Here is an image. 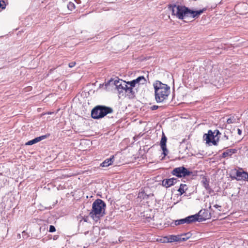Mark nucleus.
Here are the masks:
<instances>
[{"label":"nucleus","instance_id":"obj_1","mask_svg":"<svg viewBox=\"0 0 248 248\" xmlns=\"http://www.w3.org/2000/svg\"><path fill=\"white\" fill-rule=\"evenodd\" d=\"M203 12V10L193 11L185 6L180 5H174L172 7V14L176 16L179 19L184 20L185 21L187 17L195 18L199 16Z\"/></svg>","mask_w":248,"mask_h":248},{"label":"nucleus","instance_id":"obj_2","mask_svg":"<svg viewBox=\"0 0 248 248\" xmlns=\"http://www.w3.org/2000/svg\"><path fill=\"white\" fill-rule=\"evenodd\" d=\"M155 89V97L157 103H161L166 100L170 94V87L166 84L156 80L153 84Z\"/></svg>","mask_w":248,"mask_h":248},{"label":"nucleus","instance_id":"obj_3","mask_svg":"<svg viewBox=\"0 0 248 248\" xmlns=\"http://www.w3.org/2000/svg\"><path fill=\"white\" fill-rule=\"evenodd\" d=\"M106 204L100 199L95 200L93 203L92 210L90 213V216L94 220L98 219L100 217L105 214Z\"/></svg>","mask_w":248,"mask_h":248},{"label":"nucleus","instance_id":"obj_4","mask_svg":"<svg viewBox=\"0 0 248 248\" xmlns=\"http://www.w3.org/2000/svg\"><path fill=\"white\" fill-rule=\"evenodd\" d=\"M112 112L113 109L111 108L104 106H97L92 109L91 116L94 119H98Z\"/></svg>","mask_w":248,"mask_h":248},{"label":"nucleus","instance_id":"obj_5","mask_svg":"<svg viewBox=\"0 0 248 248\" xmlns=\"http://www.w3.org/2000/svg\"><path fill=\"white\" fill-rule=\"evenodd\" d=\"M202 212V210H201L198 214L188 216L185 218L176 220L174 221V224L176 226H178L185 223L190 224L197 221L200 222L205 220L206 219V217H201Z\"/></svg>","mask_w":248,"mask_h":248},{"label":"nucleus","instance_id":"obj_6","mask_svg":"<svg viewBox=\"0 0 248 248\" xmlns=\"http://www.w3.org/2000/svg\"><path fill=\"white\" fill-rule=\"evenodd\" d=\"M192 173L191 171L187 170L186 168L184 167H180L176 168L173 170L172 174L178 177H185L189 176Z\"/></svg>","mask_w":248,"mask_h":248},{"label":"nucleus","instance_id":"obj_7","mask_svg":"<svg viewBox=\"0 0 248 248\" xmlns=\"http://www.w3.org/2000/svg\"><path fill=\"white\" fill-rule=\"evenodd\" d=\"M203 139L206 141V143H212L214 145H217L219 141V138L215 137V134L211 130L208 131V133L203 135Z\"/></svg>","mask_w":248,"mask_h":248},{"label":"nucleus","instance_id":"obj_8","mask_svg":"<svg viewBox=\"0 0 248 248\" xmlns=\"http://www.w3.org/2000/svg\"><path fill=\"white\" fill-rule=\"evenodd\" d=\"M167 140V138L165 136L164 133H163L162 138L161 139V141H160V145L161 148L163 151V154L164 155V156L167 155L168 153V151L167 149V146H166Z\"/></svg>","mask_w":248,"mask_h":248},{"label":"nucleus","instance_id":"obj_9","mask_svg":"<svg viewBox=\"0 0 248 248\" xmlns=\"http://www.w3.org/2000/svg\"><path fill=\"white\" fill-rule=\"evenodd\" d=\"M236 178L235 179L238 181L244 180L248 181V173L243 171H237L236 172Z\"/></svg>","mask_w":248,"mask_h":248},{"label":"nucleus","instance_id":"obj_10","mask_svg":"<svg viewBox=\"0 0 248 248\" xmlns=\"http://www.w3.org/2000/svg\"><path fill=\"white\" fill-rule=\"evenodd\" d=\"M176 182L177 179L176 178L166 179L162 181V186L167 188L174 185Z\"/></svg>","mask_w":248,"mask_h":248},{"label":"nucleus","instance_id":"obj_11","mask_svg":"<svg viewBox=\"0 0 248 248\" xmlns=\"http://www.w3.org/2000/svg\"><path fill=\"white\" fill-rule=\"evenodd\" d=\"M46 137V136H42L40 137H37L32 140H31L27 142L26 143L25 145H31L33 144L36 143L38 142L41 141V140L44 139Z\"/></svg>","mask_w":248,"mask_h":248},{"label":"nucleus","instance_id":"obj_12","mask_svg":"<svg viewBox=\"0 0 248 248\" xmlns=\"http://www.w3.org/2000/svg\"><path fill=\"white\" fill-rule=\"evenodd\" d=\"M114 158L113 156H112L109 158L106 159L101 164V166L103 167H107L111 165L113 162Z\"/></svg>","mask_w":248,"mask_h":248},{"label":"nucleus","instance_id":"obj_13","mask_svg":"<svg viewBox=\"0 0 248 248\" xmlns=\"http://www.w3.org/2000/svg\"><path fill=\"white\" fill-rule=\"evenodd\" d=\"M124 91L127 93V95L129 97H133L135 95V92L133 90V88L129 86L127 84L126 85V88H125Z\"/></svg>","mask_w":248,"mask_h":248},{"label":"nucleus","instance_id":"obj_14","mask_svg":"<svg viewBox=\"0 0 248 248\" xmlns=\"http://www.w3.org/2000/svg\"><path fill=\"white\" fill-rule=\"evenodd\" d=\"M237 150L235 149H230L224 152L222 154V156L225 158L228 156H231L233 154L236 152Z\"/></svg>","mask_w":248,"mask_h":248},{"label":"nucleus","instance_id":"obj_15","mask_svg":"<svg viewBox=\"0 0 248 248\" xmlns=\"http://www.w3.org/2000/svg\"><path fill=\"white\" fill-rule=\"evenodd\" d=\"M181 237L179 235H171L168 237V242L171 243L173 242H180Z\"/></svg>","mask_w":248,"mask_h":248},{"label":"nucleus","instance_id":"obj_16","mask_svg":"<svg viewBox=\"0 0 248 248\" xmlns=\"http://www.w3.org/2000/svg\"><path fill=\"white\" fill-rule=\"evenodd\" d=\"M136 85L138 84H144L146 83V80L143 76L139 77L133 80Z\"/></svg>","mask_w":248,"mask_h":248},{"label":"nucleus","instance_id":"obj_17","mask_svg":"<svg viewBox=\"0 0 248 248\" xmlns=\"http://www.w3.org/2000/svg\"><path fill=\"white\" fill-rule=\"evenodd\" d=\"M121 83H122V85L119 87H116L119 93H123V91H124L126 88V85L127 84L126 81H121Z\"/></svg>","mask_w":248,"mask_h":248},{"label":"nucleus","instance_id":"obj_18","mask_svg":"<svg viewBox=\"0 0 248 248\" xmlns=\"http://www.w3.org/2000/svg\"><path fill=\"white\" fill-rule=\"evenodd\" d=\"M187 189V186L186 184H181L178 191L180 193V195H182L186 192Z\"/></svg>","mask_w":248,"mask_h":248},{"label":"nucleus","instance_id":"obj_19","mask_svg":"<svg viewBox=\"0 0 248 248\" xmlns=\"http://www.w3.org/2000/svg\"><path fill=\"white\" fill-rule=\"evenodd\" d=\"M202 182L203 186L206 189H209L210 188L209 181L207 180L206 178H203Z\"/></svg>","mask_w":248,"mask_h":248},{"label":"nucleus","instance_id":"obj_20","mask_svg":"<svg viewBox=\"0 0 248 248\" xmlns=\"http://www.w3.org/2000/svg\"><path fill=\"white\" fill-rule=\"evenodd\" d=\"M235 122L236 119L233 116L228 118L227 120V123L228 124L235 123Z\"/></svg>","mask_w":248,"mask_h":248},{"label":"nucleus","instance_id":"obj_21","mask_svg":"<svg viewBox=\"0 0 248 248\" xmlns=\"http://www.w3.org/2000/svg\"><path fill=\"white\" fill-rule=\"evenodd\" d=\"M67 8L69 10L72 11L75 8V5L74 3L70 2L67 5Z\"/></svg>","mask_w":248,"mask_h":248},{"label":"nucleus","instance_id":"obj_22","mask_svg":"<svg viewBox=\"0 0 248 248\" xmlns=\"http://www.w3.org/2000/svg\"><path fill=\"white\" fill-rule=\"evenodd\" d=\"M121 81H124L122 79H119L118 80H114V84L115 85L116 87H119L120 86L122 85V83H121Z\"/></svg>","mask_w":248,"mask_h":248},{"label":"nucleus","instance_id":"obj_23","mask_svg":"<svg viewBox=\"0 0 248 248\" xmlns=\"http://www.w3.org/2000/svg\"><path fill=\"white\" fill-rule=\"evenodd\" d=\"M126 84L127 85H129V86H130L133 88L134 87H136V84L135 83V82L133 80L132 81H130L126 82Z\"/></svg>","mask_w":248,"mask_h":248},{"label":"nucleus","instance_id":"obj_24","mask_svg":"<svg viewBox=\"0 0 248 248\" xmlns=\"http://www.w3.org/2000/svg\"><path fill=\"white\" fill-rule=\"evenodd\" d=\"M184 235L185 234L179 235V237H181L180 241H185L187 240V237H186Z\"/></svg>","mask_w":248,"mask_h":248},{"label":"nucleus","instance_id":"obj_25","mask_svg":"<svg viewBox=\"0 0 248 248\" xmlns=\"http://www.w3.org/2000/svg\"><path fill=\"white\" fill-rule=\"evenodd\" d=\"M6 4L4 1L0 2V8L3 9L5 8Z\"/></svg>","mask_w":248,"mask_h":248},{"label":"nucleus","instance_id":"obj_26","mask_svg":"<svg viewBox=\"0 0 248 248\" xmlns=\"http://www.w3.org/2000/svg\"><path fill=\"white\" fill-rule=\"evenodd\" d=\"M55 231H56V229H55V227L53 225H50L49 227V231L51 232H55Z\"/></svg>","mask_w":248,"mask_h":248},{"label":"nucleus","instance_id":"obj_27","mask_svg":"<svg viewBox=\"0 0 248 248\" xmlns=\"http://www.w3.org/2000/svg\"><path fill=\"white\" fill-rule=\"evenodd\" d=\"M214 134H215V137H216L217 138V136L218 135H220L221 133L220 132H219V131L218 130H215L214 132H213Z\"/></svg>","mask_w":248,"mask_h":248},{"label":"nucleus","instance_id":"obj_28","mask_svg":"<svg viewBox=\"0 0 248 248\" xmlns=\"http://www.w3.org/2000/svg\"><path fill=\"white\" fill-rule=\"evenodd\" d=\"M158 108H159V106H157V105H153V106H151V107L150 109H151V110H155L157 109Z\"/></svg>","mask_w":248,"mask_h":248},{"label":"nucleus","instance_id":"obj_29","mask_svg":"<svg viewBox=\"0 0 248 248\" xmlns=\"http://www.w3.org/2000/svg\"><path fill=\"white\" fill-rule=\"evenodd\" d=\"M75 65H76V62H71L68 64L69 67L70 68H72V67H74L75 66Z\"/></svg>","mask_w":248,"mask_h":248},{"label":"nucleus","instance_id":"obj_30","mask_svg":"<svg viewBox=\"0 0 248 248\" xmlns=\"http://www.w3.org/2000/svg\"><path fill=\"white\" fill-rule=\"evenodd\" d=\"M184 236H186V237H187L188 239L190 237L191 234L189 232H188L187 233H185Z\"/></svg>","mask_w":248,"mask_h":248},{"label":"nucleus","instance_id":"obj_31","mask_svg":"<svg viewBox=\"0 0 248 248\" xmlns=\"http://www.w3.org/2000/svg\"><path fill=\"white\" fill-rule=\"evenodd\" d=\"M237 133L238 135H241L242 134L241 130L239 128H237Z\"/></svg>","mask_w":248,"mask_h":248},{"label":"nucleus","instance_id":"obj_32","mask_svg":"<svg viewBox=\"0 0 248 248\" xmlns=\"http://www.w3.org/2000/svg\"><path fill=\"white\" fill-rule=\"evenodd\" d=\"M214 207H215L216 208H219H219H220V207H221V206H219V205H217V204H216V205H214Z\"/></svg>","mask_w":248,"mask_h":248},{"label":"nucleus","instance_id":"obj_33","mask_svg":"<svg viewBox=\"0 0 248 248\" xmlns=\"http://www.w3.org/2000/svg\"><path fill=\"white\" fill-rule=\"evenodd\" d=\"M224 138H225V139H226V140H228V136H227L226 135H225L224 136Z\"/></svg>","mask_w":248,"mask_h":248}]
</instances>
